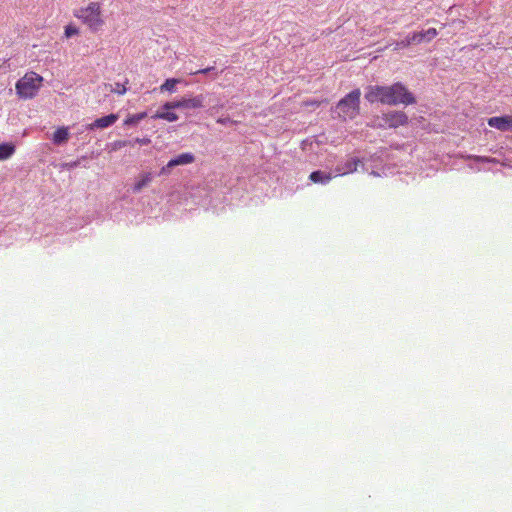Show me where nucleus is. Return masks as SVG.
Returning <instances> with one entry per match:
<instances>
[{
    "mask_svg": "<svg viewBox=\"0 0 512 512\" xmlns=\"http://www.w3.org/2000/svg\"><path fill=\"white\" fill-rule=\"evenodd\" d=\"M384 124L382 126L389 128H397L408 123V116L402 111H391L385 113L381 117Z\"/></svg>",
    "mask_w": 512,
    "mask_h": 512,
    "instance_id": "423d86ee",
    "label": "nucleus"
},
{
    "mask_svg": "<svg viewBox=\"0 0 512 512\" xmlns=\"http://www.w3.org/2000/svg\"><path fill=\"white\" fill-rule=\"evenodd\" d=\"M305 104L306 105H316V106H318L320 103L315 101V102H306Z\"/></svg>",
    "mask_w": 512,
    "mask_h": 512,
    "instance_id": "a878e982",
    "label": "nucleus"
},
{
    "mask_svg": "<svg viewBox=\"0 0 512 512\" xmlns=\"http://www.w3.org/2000/svg\"><path fill=\"white\" fill-rule=\"evenodd\" d=\"M365 99L370 103L380 102L385 105H411L416 102L413 94L400 82L390 86H368Z\"/></svg>",
    "mask_w": 512,
    "mask_h": 512,
    "instance_id": "f257e3e1",
    "label": "nucleus"
},
{
    "mask_svg": "<svg viewBox=\"0 0 512 512\" xmlns=\"http://www.w3.org/2000/svg\"><path fill=\"white\" fill-rule=\"evenodd\" d=\"M135 142L140 145H148L150 144L151 140L149 138H136Z\"/></svg>",
    "mask_w": 512,
    "mask_h": 512,
    "instance_id": "5701e85b",
    "label": "nucleus"
},
{
    "mask_svg": "<svg viewBox=\"0 0 512 512\" xmlns=\"http://www.w3.org/2000/svg\"><path fill=\"white\" fill-rule=\"evenodd\" d=\"M509 128H512V116L508 115Z\"/></svg>",
    "mask_w": 512,
    "mask_h": 512,
    "instance_id": "bb28decb",
    "label": "nucleus"
},
{
    "mask_svg": "<svg viewBox=\"0 0 512 512\" xmlns=\"http://www.w3.org/2000/svg\"><path fill=\"white\" fill-rule=\"evenodd\" d=\"M14 152V145L9 143L0 144V160H6L10 158L14 154Z\"/></svg>",
    "mask_w": 512,
    "mask_h": 512,
    "instance_id": "dca6fc26",
    "label": "nucleus"
},
{
    "mask_svg": "<svg viewBox=\"0 0 512 512\" xmlns=\"http://www.w3.org/2000/svg\"><path fill=\"white\" fill-rule=\"evenodd\" d=\"M118 120L117 114H109L104 117L97 118L94 122L90 123L87 126V129L94 130V129H104L111 125H113Z\"/></svg>",
    "mask_w": 512,
    "mask_h": 512,
    "instance_id": "6e6552de",
    "label": "nucleus"
},
{
    "mask_svg": "<svg viewBox=\"0 0 512 512\" xmlns=\"http://www.w3.org/2000/svg\"><path fill=\"white\" fill-rule=\"evenodd\" d=\"M412 44H413V42L411 40V36L408 35L405 39L395 43L394 50H399V49L407 48V47H409Z\"/></svg>",
    "mask_w": 512,
    "mask_h": 512,
    "instance_id": "a211bd4d",
    "label": "nucleus"
},
{
    "mask_svg": "<svg viewBox=\"0 0 512 512\" xmlns=\"http://www.w3.org/2000/svg\"><path fill=\"white\" fill-rule=\"evenodd\" d=\"M226 121H227L226 119H218L217 120L218 123H222V124L226 123Z\"/></svg>",
    "mask_w": 512,
    "mask_h": 512,
    "instance_id": "cd10ccee",
    "label": "nucleus"
},
{
    "mask_svg": "<svg viewBox=\"0 0 512 512\" xmlns=\"http://www.w3.org/2000/svg\"><path fill=\"white\" fill-rule=\"evenodd\" d=\"M74 16L92 32L100 31L105 24L102 5L97 1H91L75 10Z\"/></svg>",
    "mask_w": 512,
    "mask_h": 512,
    "instance_id": "f03ea898",
    "label": "nucleus"
},
{
    "mask_svg": "<svg viewBox=\"0 0 512 512\" xmlns=\"http://www.w3.org/2000/svg\"><path fill=\"white\" fill-rule=\"evenodd\" d=\"M360 89H355L337 104L338 116L344 120L354 119L360 112Z\"/></svg>",
    "mask_w": 512,
    "mask_h": 512,
    "instance_id": "20e7f679",
    "label": "nucleus"
},
{
    "mask_svg": "<svg viewBox=\"0 0 512 512\" xmlns=\"http://www.w3.org/2000/svg\"><path fill=\"white\" fill-rule=\"evenodd\" d=\"M333 177H336L335 175H332L331 173H323L322 171H314L310 174L309 179L313 183H323L326 184L330 180L333 179Z\"/></svg>",
    "mask_w": 512,
    "mask_h": 512,
    "instance_id": "9b49d317",
    "label": "nucleus"
},
{
    "mask_svg": "<svg viewBox=\"0 0 512 512\" xmlns=\"http://www.w3.org/2000/svg\"><path fill=\"white\" fill-rule=\"evenodd\" d=\"M146 117H147L146 112H141V113L130 115L124 120V125L125 126L137 125L141 120H143Z\"/></svg>",
    "mask_w": 512,
    "mask_h": 512,
    "instance_id": "f3484780",
    "label": "nucleus"
},
{
    "mask_svg": "<svg viewBox=\"0 0 512 512\" xmlns=\"http://www.w3.org/2000/svg\"><path fill=\"white\" fill-rule=\"evenodd\" d=\"M43 80V77L36 72H27L16 82V94L24 100L34 98L42 87Z\"/></svg>",
    "mask_w": 512,
    "mask_h": 512,
    "instance_id": "7ed1b4c3",
    "label": "nucleus"
},
{
    "mask_svg": "<svg viewBox=\"0 0 512 512\" xmlns=\"http://www.w3.org/2000/svg\"><path fill=\"white\" fill-rule=\"evenodd\" d=\"M410 36H411V40H412L413 44H420L422 42H426V36H425L424 31L415 32V33L411 34Z\"/></svg>",
    "mask_w": 512,
    "mask_h": 512,
    "instance_id": "6ab92c4d",
    "label": "nucleus"
},
{
    "mask_svg": "<svg viewBox=\"0 0 512 512\" xmlns=\"http://www.w3.org/2000/svg\"><path fill=\"white\" fill-rule=\"evenodd\" d=\"M152 181L151 173H145L139 177L133 186L134 192H140L144 187L148 186Z\"/></svg>",
    "mask_w": 512,
    "mask_h": 512,
    "instance_id": "2eb2a0df",
    "label": "nucleus"
},
{
    "mask_svg": "<svg viewBox=\"0 0 512 512\" xmlns=\"http://www.w3.org/2000/svg\"><path fill=\"white\" fill-rule=\"evenodd\" d=\"M64 34L66 38H70L74 35L79 34V29L74 25H67L65 27Z\"/></svg>",
    "mask_w": 512,
    "mask_h": 512,
    "instance_id": "aec40b11",
    "label": "nucleus"
},
{
    "mask_svg": "<svg viewBox=\"0 0 512 512\" xmlns=\"http://www.w3.org/2000/svg\"><path fill=\"white\" fill-rule=\"evenodd\" d=\"M69 139V130L68 127H59L54 133L52 137V141L54 144H62L65 143Z\"/></svg>",
    "mask_w": 512,
    "mask_h": 512,
    "instance_id": "f8f14e48",
    "label": "nucleus"
},
{
    "mask_svg": "<svg viewBox=\"0 0 512 512\" xmlns=\"http://www.w3.org/2000/svg\"><path fill=\"white\" fill-rule=\"evenodd\" d=\"M213 69V67H208V68H204V69H200L198 71H195V72H191V74H206L208 72H210L211 70Z\"/></svg>",
    "mask_w": 512,
    "mask_h": 512,
    "instance_id": "b1692460",
    "label": "nucleus"
},
{
    "mask_svg": "<svg viewBox=\"0 0 512 512\" xmlns=\"http://www.w3.org/2000/svg\"><path fill=\"white\" fill-rule=\"evenodd\" d=\"M360 160L358 158H351L343 166L338 165L335 169V176H343L349 173H353L357 170Z\"/></svg>",
    "mask_w": 512,
    "mask_h": 512,
    "instance_id": "1a4fd4ad",
    "label": "nucleus"
},
{
    "mask_svg": "<svg viewBox=\"0 0 512 512\" xmlns=\"http://www.w3.org/2000/svg\"><path fill=\"white\" fill-rule=\"evenodd\" d=\"M127 145V141H118L115 143L117 148L125 147Z\"/></svg>",
    "mask_w": 512,
    "mask_h": 512,
    "instance_id": "393cba45",
    "label": "nucleus"
},
{
    "mask_svg": "<svg viewBox=\"0 0 512 512\" xmlns=\"http://www.w3.org/2000/svg\"><path fill=\"white\" fill-rule=\"evenodd\" d=\"M487 122L490 127L496 128L500 131H507L510 129L509 122H508V115L491 117L488 119Z\"/></svg>",
    "mask_w": 512,
    "mask_h": 512,
    "instance_id": "9d476101",
    "label": "nucleus"
},
{
    "mask_svg": "<svg viewBox=\"0 0 512 512\" xmlns=\"http://www.w3.org/2000/svg\"><path fill=\"white\" fill-rule=\"evenodd\" d=\"M126 91H127L126 85L125 84H120V83H116L115 84V88L111 89V92L117 93L119 95L125 94Z\"/></svg>",
    "mask_w": 512,
    "mask_h": 512,
    "instance_id": "412c9836",
    "label": "nucleus"
},
{
    "mask_svg": "<svg viewBox=\"0 0 512 512\" xmlns=\"http://www.w3.org/2000/svg\"><path fill=\"white\" fill-rule=\"evenodd\" d=\"M426 36V42H430L432 39H434L438 32L435 28H429L428 30L424 31Z\"/></svg>",
    "mask_w": 512,
    "mask_h": 512,
    "instance_id": "4be33fe9",
    "label": "nucleus"
},
{
    "mask_svg": "<svg viewBox=\"0 0 512 512\" xmlns=\"http://www.w3.org/2000/svg\"><path fill=\"white\" fill-rule=\"evenodd\" d=\"M195 161V156L192 153H182L177 157L171 159L164 167L161 169V174H169L170 170L179 165H187L191 164Z\"/></svg>",
    "mask_w": 512,
    "mask_h": 512,
    "instance_id": "0eeeda50",
    "label": "nucleus"
},
{
    "mask_svg": "<svg viewBox=\"0 0 512 512\" xmlns=\"http://www.w3.org/2000/svg\"><path fill=\"white\" fill-rule=\"evenodd\" d=\"M164 111H157L152 118L153 119H162L166 120L168 122H175L179 119L178 115L175 112H172L171 110H165Z\"/></svg>",
    "mask_w": 512,
    "mask_h": 512,
    "instance_id": "4468645a",
    "label": "nucleus"
},
{
    "mask_svg": "<svg viewBox=\"0 0 512 512\" xmlns=\"http://www.w3.org/2000/svg\"><path fill=\"white\" fill-rule=\"evenodd\" d=\"M181 83L179 78H168L163 84L160 85L159 90L161 93L168 92L170 94L176 92L177 84Z\"/></svg>",
    "mask_w": 512,
    "mask_h": 512,
    "instance_id": "ddd939ff",
    "label": "nucleus"
},
{
    "mask_svg": "<svg viewBox=\"0 0 512 512\" xmlns=\"http://www.w3.org/2000/svg\"><path fill=\"white\" fill-rule=\"evenodd\" d=\"M204 100L205 98L202 94L195 96H184L181 99L164 103L162 109H201L204 107Z\"/></svg>",
    "mask_w": 512,
    "mask_h": 512,
    "instance_id": "39448f33",
    "label": "nucleus"
}]
</instances>
